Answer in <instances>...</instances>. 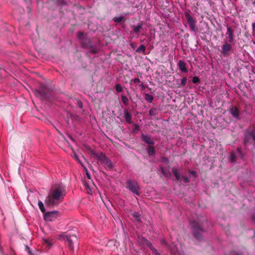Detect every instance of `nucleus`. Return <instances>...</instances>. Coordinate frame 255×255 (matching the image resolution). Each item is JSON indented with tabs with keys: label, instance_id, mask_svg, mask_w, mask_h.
<instances>
[{
	"label": "nucleus",
	"instance_id": "1",
	"mask_svg": "<svg viewBox=\"0 0 255 255\" xmlns=\"http://www.w3.org/2000/svg\"><path fill=\"white\" fill-rule=\"evenodd\" d=\"M65 196V187L62 185H55L50 189L45 199V204L47 207L54 208L63 201Z\"/></svg>",
	"mask_w": 255,
	"mask_h": 255
},
{
	"label": "nucleus",
	"instance_id": "2",
	"mask_svg": "<svg viewBox=\"0 0 255 255\" xmlns=\"http://www.w3.org/2000/svg\"><path fill=\"white\" fill-rule=\"evenodd\" d=\"M35 95L43 100H47L51 96L52 90L45 85H41L34 90Z\"/></svg>",
	"mask_w": 255,
	"mask_h": 255
},
{
	"label": "nucleus",
	"instance_id": "3",
	"mask_svg": "<svg viewBox=\"0 0 255 255\" xmlns=\"http://www.w3.org/2000/svg\"><path fill=\"white\" fill-rule=\"evenodd\" d=\"M255 142V125L250 127L245 131L244 136V144L247 145Z\"/></svg>",
	"mask_w": 255,
	"mask_h": 255
},
{
	"label": "nucleus",
	"instance_id": "4",
	"mask_svg": "<svg viewBox=\"0 0 255 255\" xmlns=\"http://www.w3.org/2000/svg\"><path fill=\"white\" fill-rule=\"evenodd\" d=\"M191 226L193 229V234L194 237L199 240L201 238V233L204 231L203 228V223L199 224L196 221H193L191 223Z\"/></svg>",
	"mask_w": 255,
	"mask_h": 255
},
{
	"label": "nucleus",
	"instance_id": "5",
	"mask_svg": "<svg viewBox=\"0 0 255 255\" xmlns=\"http://www.w3.org/2000/svg\"><path fill=\"white\" fill-rule=\"evenodd\" d=\"M126 187L133 194L138 196L139 195V186L137 182L134 180H128L127 181Z\"/></svg>",
	"mask_w": 255,
	"mask_h": 255
},
{
	"label": "nucleus",
	"instance_id": "6",
	"mask_svg": "<svg viewBox=\"0 0 255 255\" xmlns=\"http://www.w3.org/2000/svg\"><path fill=\"white\" fill-rule=\"evenodd\" d=\"M63 240L67 242L70 250L73 251L74 250L73 243L77 241V236L75 235H64L62 236Z\"/></svg>",
	"mask_w": 255,
	"mask_h": 255
},
{
	"label": "nucleus",
	"instance_id": "7",
	"mask_svg": "<svg viewBox=\"0 0 255 255\" xmlns=\"http://www.w3.org/2000/svg\"><path fill=\"white\" fill-rule=\"evenodd\" d=\"M172 173L176 178V180L179 182H181L182 179L185 183H189L190 181L189 178L186 176H181L179 170L176 168L173 167L172 169Z\"/></svg>",
	"mask_w": 255,
	"mask_h": 255
},
{
	"label": "nucleus",
	"instance_id": "8",
	"mask_svg": "<svg viewBox=\"0 0 255 255\" xmlns=\"http://www.w3.org/2000/svg\"><path fill=\"white\" fill-rule=\"evenodd\" d=\"M99 159L104 164L107 170H111L113 169V164L112 161L105 155L102 154Z\"/></svg>",
	"mask_w": 255,
	"mask_h": 255
},
{
	"label": "nucleus",
	"instance_id": "9",
	"mask_svg": "<svg viewBox=\"0 0 255 255\" xmlns=\"http://www.w3.org/2000/svg\"><path fill=\"white\" fill-rule=\"evenodd\" d=\"M185 17L189 25L190 28L193 31H196L195 23L196 21L188 13H185Z\"/></svg>",
	"mask_w": 255,
	"mask_h": 255
},
{
	"label": "nucleus",
	"instance_id": "10",
	"mask_svg": "<svg viewBox=\"0 0 255 255\" xmlns=\"http://www.w3.org/2000/svg\"><path fill=\"white\" fill-rule=\"evenodd\" d=\"M58 212L57 211L48 212L44 214V219L47 221H52L57 217Z\"/></svg>",
	"mask_w": 255,
	"mask_h": 255
},
{
	"label": "nucleus",
	"instance_id": "11",
	"mask_svg": "<svg viewBox=\"0 0 255 255\" xmlns=\"http://www.w3.org/2000/svg\"><path fill=\"white\" fill-rule=\"evenodd\" d=\"M230 113L235 119L238 121L241 120L240 111L236 106H232L230 108Z\"/></svg>",
	"mask_w": 255,
	"mask_h": 255
},
{
	"label": "nucleus",
	"instance_id": "12",
	"mask_svg": "<svg viewBox=\"0 0 255 255\" xmlns=\"http://www.w3.org/2000/svg\"><path fill=\"white\" fill-rule=\"evenodd\" d=\"M141 140L148 145H154L155 143L154 139L150 136L142 133L141 136Z\"/></svg>",
	"mask_w": 255,
	"mask_h": 255
},
{
	"label": "nucleus",
	"instance_id": "13",
	"mask_svg": "<svg viewBox=\"0 0 255 255\" xmlns=\"http://www.w3.org/2000/svg\"><path fill=\"white\" fill-rule=\"evenodd\" d=\"M227 31L226 33V35L228 36L229 40L228 42L229 43H234L235 40L234 38V30L231 27L227 26Z\"/></svg>",
	"mask_w": 255,
	"mask_h": 255
},
{
	"label": "nucleus",
	"instance_id": "14",
	"mask_svg": "<svg viewBox=\"0 0 255 255\" xmlns=\"http://www.w3.org/2000/svg\"><path fill=\"white\" fill-rule=\"evenodd\" d=\"M161 244L162 245H164L166 246L168 249H171V247L168 245L167 243L166 242V241L164 239L161 240ZM177 247L176 245H174L173 246V248L172 249H171V252L172 253L174 254L175 255H178V252L177 251Z\"/></svg>",
	"mask_w": 255,
	"mask_h": 255
},
{
	"label": "nucleus",
	"instance_id": "15",
	"mask_svg": "<svg viewBox=\"0 0 255 255\" xmlns=\"http://www.w3.org/2000/svg\"><path fill=\"white\" fill-rule=\"evenodd\" d=\"M142 239L144 241V243L151 250L153 254L155 255H161L150 242L145 238H143Z\"/></svg>",
	"mask_w": 255,
	"mask_h": 255
},
{
	"label": "nucleus",
	"instance_id": "16",
	"mask_svg": "<svg viewBox=\"0 0 255 255\" xmlns=\"http://www.w3.org/2000/svg\"><path fill=\"white\" fill-rule=\"evenodd\" d=\"M232 49V46L231 44L226 42L222 46V53L224 55H227L228 52H229Z\"/></svg>",
	"mask_w": 255,
	"mask_h": 255
},
{
	"label": "nucleus",
	"instance_id": "17",
	"mask_svg": "<svg viewBox=\"0 0 255 255\" xmlns=\"http://www.w3.org/2000/svg\"><path fill=\"white\" fill-rule=\"evenodd\" d=\"M146 151L149 156H153L155 154V147L154 145H148Z\"/></svg>",
	"mask_w": 255,
	"mask_h": 255
},
{
	"label": "nucleus",
	"instance_id": "18",
	"mask_svg": "<svg viewBox=\"0 0 255 255\" xmlns=\"http://www.w3.org/2000/svg\"><path fill=\"white\" fill-rule=\"evenodd\" d=\"M178 66L179 67V68L184 73L187 72L188 70L186 67L185 63L183 61H179L178 63Z\"/></svg>",
	"mask_w": 255,
	"mask_h": 255
},
{
	"label": "nucleus",
	"instance_id": "19",
	"mask_svg": "<svg viewBox=\"0 0 255 255\" xmlns=\"http://www.w3.org/2000/svg\"><path fill=\"white\" fill-rule=\"evenodd\" d=\"M124 117L125 118L126 122L128 124L131 123V117L130 114L128 111L127 110H124Z\"/></svg>",
	"mask_w": 255,
	"mask_h": 255
},
{
	"label": "nucleus",
	"instance_id": "20",
	"mask_svg": "<svg viewBox=\"0 0 255 255\" xmlns=\"http://www.w3.org/2000/svg\"><path fill=\"white\" fill-rule=\"evenodd\" d=\"M81 42L83 46L86 48H90V47H92L91 40L89 38H85L84 40H82Z\"/></svg>",
	"mask_w": 255,
	"mask_h": 255
},
{
	"label": "nucleus",
	"instance_id": "21",
	"mask_svg": "<svg viewBox=\"0 0 255 255\" xmlns=\"http://www.w3.org/2000/svg\"><path fill=\"white\" fill-rule=\"evenodd\" d=\"M143 24L142 23H138L136 26L133 25V31L138 34L140 30L142 28Z\"/></svg>",
	"mask_w": 255,
	"mask_h": 255
},
{
	"label": "nucleus",
	"instance_id": "22",
	"mask_svg": "<svg viewBox=\"0 0 255 255\" xmlns=\"http://www.w3.org/2000/svg\"><path fill=\"white\" fill-rule=\"evenodd\" d=\"M38 205L41 212L43 213H45V209L43 202L41 201H38Z\"/></svg>",
	"mask_w": 255,
	"mask_h": 255
},
{
	"label": "nucleus",
	"instance_id": "23",
	"mask_svg": "<svg viewBox=\"0 0 255 255\" xmlns=\"http://www.w3.org/2000/svg\"><path fill=\"white\" fill-rule=\"evenodd\" d=\"M145 99L149 103L152 102L153 100V96L148 93L145 94Z\"/></svg>",
	"mask_w": 255,
	"mask_h": 255
},
{
	"label": "nucleus",
	"instance_id": "24",
	"mask_svg": "<svg viewBox=\"0 0 255 255\" xmlns=\"http://www.w3.org/2000/svg\"><path fill=\"white\" fill-rule=\"evenodd\" d=\"M145 51V46L142 44L136 50V52L137 53H144Z\"/></svg>",
	"mask_w": 255,
	"mask_h": 255
},
{
	"label": "nucleus",
	"instance_id": "25",
	"mask_svg": "<svg viewBox=\"0 0 255 255\" xmlns=\"http://www.w3.org/2000/svg\"><path fill=\"white\" fill-rule=\"evenodd\" d=\"M132 215L134 218L135 220H136V221H140V215L138 212H134L132 214Z\"/></svg>",
	"mask_w": 255,
	"mask_h": 255
},
{
	"label": "nucleus",
	"instance_id": "26",
	"mask_svg": "<svg viewBox=\"0 0 255 255\" xmlns=\"http://www.w3.org/2000/svg\"><path fill=\"white\" fill-rule=\"evenodd\" d=\"M124 20V17L123 16H120L119 17H115L114 18V20L116 23H120Z\"/></svg>",
	"mask_w": 255,
	"mask_h": 255
},
{
	"label": "nucleus",
	"instance_id": "27",
	"mask_svg": "<svg viewBox=\"0 0 255 255\" xmlns=\"http://www.w3.org/2000/svg\"><path fill=\"white\" fill-rule=\"evenodd\" d=\"M229 255H245L244 253L241 251H232L230 252Z\"/></svg>",
	"mask_w": 255,
	"mask_h": 255
},
{
	"label": "nucleus",
	"instance_id": "28",
	"mask_svg": "<svg viewBox=\"0 0 255 255\" xmlns=\"http://www.w3.org/2000/svg\"><path fill=\"white\" fill-rule=\"evenodd\" d=\"M121 98L123 103L125 105H128V98L124 95H122Z\"/></svg>",
	"mask_w": 255,
	"mask_h": 255
},
{
	"label": "nucleus",
	"instance_id": "29",
	"mask_svg": "<svg viewBox=\"0 0 255 255\" xmlns=\"http://www.w3.org/2000/svg\"><path fill=\"white\" fill-rule=\"evenodd\" d=\"M157 111L156 108H152L150 109L149 111V115L150 116H153L155 115L156 114L155 113V112Z\"/></svg>",
	"mask_w": 255,
	"mask_h": 255
},
{
	"label": "nucleus",
	"instance_id": "30",
	"mask_svg": "<svg viewBox=\"0 0 255 255\" xmlns=\"http://www.w3.org/2000/svg\"><path fill=\"white\" fill-rule=\"evenodd\" d=\"M140 82V80L138 78H135L130 80L129 82L130 85H132L133 83L137 84Z\"/></svg>",
	"mask_w": 255,
	"mask_h": 255
},
{
	"label": "nucleus",
	"instance_id": "31",
	"mask_svg": "<svg viewBox=\"0 0 255 255\" xmlns=\"http://www.w3.org/2000/svg\"><path fill=\"white\" fill-rule=\"evenodd\" d=\"M160 171L162 174L165 177H167L168 176V172L166 170H165L163 167H160Z\"/></svg>",
	"mask_w": 255,
	"mask_h": 255
},
{
	"label": "nucleus",
	"instance_id": "32",
	"mask_svg": "<svg viewBox=\"0 0 255 255\" xmlns=\"http://www.w3.org/2000/svg\"><path fill=\"white\" fill-rule=\"evenodd\" d=\"M78 38L80 39L81 41L84 40L85 38L84 37V33L82 31H80L78 33Z\"/></svg>",
	"mask_w": 255,
	"mask_h": 255
},
{
	"label": "nucleus",
	"instance_id": "33",
	"mask_svg": "<svg viewBox=\"0 0 255 255\" xmlns=\"http://www.w3.org/2000/svg\"><path fill=\"white\" fill-rule=\"evenodd\" d=\"M115 89L118 93L121 92L123 90L122 86L119 84H117L116 85Z\"/></svg>",
	"mask_w": 255,
	"mask_h": 255
},
{
	"label": "nucleus",
	"instance_id": "34",
	"mask_svg": "<svg viewBox=\"0 0 255 255\" xmlns=\"http://www.w3.org/2000/svg\"><path fill=\"white\" fill-rule=\"evenodd\" d=\"M230 159L232 162H235L236 159V156L234 153L232 152L230 154Z\"/></svg>",
	"mask_w": 255,
	"mask_h": 255
},
{
	"label": "nucleus",
	"instance_id": "35",
	"mask_svg": "<svg viewBox=\"0 0 255 255\" xmlns=\"http://www.w3.org/2000/svg\"><path fill=\"white\" fill-rule=\"evenodd\" d=\"M90 48H91V49L90 51V52L91 53H92V54H96L98 52L97 48H96V47H93L92 46V47H90Z\"/></svg>",
	"mask_w": 255,
	"mask_h": 255
},
{
	"label": "nucleus",
	"instance_id": "36",
	"mask_svg": "<svg viewBox=\"0 0 255 255\" xmlns=\"http://www.w3.org/2000/svg\"><path fill=\"white\" fill-rule=\"evenodd\" d=\"M187 83V78L186 77H183L181 81V84L182 86H185Z\"/></svg>",
	"mask_w": 255,
	"mask_h": 255
},
{
	"label": "nucleus",
	"instance_id": "37",
	"mask_svg": "<svg viewBox=\"0 0 255 255\" xmlns=\"http://www.w3.org/2000/svg\"><path fill=\"white\" fill-rule=\"evenodd\" d=\"M192 82L193 83L197 84L200 82V79L198 77L195 76L192 79Z\"/></svg>",
	"mask_w": 255,
	"mask_h": 255
},
{
	"label": "nucleus",
	"instance_id": "38",
	"mask_svg": "<svg viewBox=\"0 0 255 255\" xmlns=\"http://www.w3.org/2000/svg\"><path fill=\"white\" fill-rule=\"evenodd\" d=\"M44 242L49 247H50L52 245V244L50 242V241H49L48 240H46V239L44 240Z\"/></svg>",
	"mask_w": 255,
	"mask_h": 255
},
{
	"label": "nucleus",
	"instance_id": "39",
	"mask_svg": "<svg viewBox=\"0 0 255 255\" xmlns=\"http://www.w3.org/2000/svg\"><path fill=\"white\" fill-rule=\"evenodd\" d=\"M189 172L190 173V174H191V175H193L195 177H196L197 176V173L195 171H191V170H189Z\"/></svg>",
	"mask_w": 255,
	"mask_h": 255
},
{
	"label": "nucleus",
	"instance_id": "40",
	"mask_svg": "<svg viewBox=\"0 0 255 255\" xmlns=\"http://www.w3.org/2000/svg\"><path fill=\"white\" fill-rule=\"evenodd\" d=\"M74 158L77 160L78 161L81 165H82L81 162L79 160V158L78 157V156L76 155V154H75L74 155Z\"/></svg>",
	"mask_w": 255,
	"mask_h": 255
},
{
	"label": "nucleus",
	"instance_id": "41",
	"mask_svg": "<svg viewBox=\"0 0 255 255\" xmlns=\"http://www.w3.org/2000/svg\"><path fill=\"white\" fill-rule=\"evenodd\" d=\"M78 107L80 108H82L83 107V104L81 101L78 102Z\"/></svg>",
	"mask_w": 255,
	"mask_h": 255
},
{
	"label": "nucleus",
	"instance_id": "42",
	"mask_svg": "<svg viewBox=\"0 0 255 255\" xmlns=\"http://www.w3.org/2000/svg\"><path fill=\"white\" fill-rule=\"evenodd\" d=\"M59 2L62 5L66 4V2L65 1H64L63 0H60Z\"/></svg>",
	"mask_w": 255,
	"mask_h": 255
},
{
	"label": "nucleus",
	"instance_id": "43",
	"mask_svg": "<svg viewBox=\"0 0 255 255\" xmlns=\"http://www.w3.org/2000/svg\"><path fill=\"white\" fill-rule=\"evenodd\" d=\"M252 28H253V31H255V22L253 23V24H252Z\"/></svg>",
	"mask_w": 255,
	"mask_h": 255
},
{
	"label": "nucleus",
	"instance_id": "44",
	"mask_svg": "<svg viewBox=\"0 0 255 255\" xmlns=\"http://www.w3.org/2000/svg\"><path fill=\"white\" fill-rule=\"evenodd\" d=\"M86 175H87V178H88V179H91L90 175V174H89L88 172H87V173H86Z\"/></svg>",
	"mask_w": 255,
	"mask_h": 255
},
{
	"label": "nucleus",
	"instance_id": "45",
	"mask_svg": "<svg viewBox=\"0 0 255 255\" xmlns=\"http://www.w3.org/2000/svg\"><path fill=\"white\" fill-rule=\"evenodd\" d=\"M237 150L240 154H242L241 148L240 147H238Z\"/></svg>",
	"mask_w": 255,
	"mask_h": 255
},
{
	"label": "nucleus",
	"instance_id": "46",
	"mask_svg": "<svg viewBox=\"0 0 255 255\" xmlns=\"http://www.w3.org/2000/svg\"><path fill=\"white\" fill-rule=\"evenodd\" d=\"M135 129L137 130H139V126L136 125L135 126Z\"/></svg>",
	"mask_w": 255,
	"mask_h": 255
},
{
	"label": "nucleus",
	"instance_id": "47",
	"mask_svg": "<svg viewBox=\"0 0 255 255\" xmlns=\"http://www.w3.org/2000/svg\"><path fill=\"white\" fill-rule=\"evenodd\" d=\"M26 248H27V250H28V251L29 253V254H31V252H30V249H29L27 246H26Z\"/></svg>",
	"mask_w": 255,
	"mask_h": 255
},
{
	"label": "nucleus",
	"instance_id": "48",
	"mask_svg": "<svg viewBox=\"0 0 255 255\" xmlns=\"http://www.w3.org/2000/svg\"><path fill=\"white\" fill-rule=\"evenodd\" d=\"M139 86L141 87L142 88H144V85L142 84H140Z\"/></svg>",
	"mask_w": 255,
	"mask_h": 255
},
{
	"label": "nucleus",
	"instance_id": "49",
	"mask_svg": "<svg viewBox=\"0 0 255 255\" xmlns=\"http://www.w3.org/2000/svg\"><path fill=\"white\" fill-rule=\"evenodd\" d=\"M130 45H131V47H132V48H134V45H133L132 43H131V44H130Z\"/></svg>",
	"mask_w": 255,
	"mask_h": 255
},
{
	"label": "nucleus",
	"instance_id": "50",
	"mask_svg": "<svg viewBox=\"0 0 255 255\" xmlns=\"http://www.w3.org/2000/svg\"><path fill=\"white\" fill-rule=\"evenodd\" d=\"M253 219L255 221V214L253 216Z\"/></svg>",
	"mask_w": 255,
	"mask_h": 255
},
{
	"label": "nucleus",
	"instance_id": "51",
	"mask_svg": "<svg viewBox=\"0 0 255 255\" xmlns=\"http://www.w3.org/2000/svg\"><path fill=\"white\" fill-rule=\"evenodd\" d=\"M163 160H164V161H168V159H167V158H164V159H163Z\"/></svg>",
	"mask_w": 255,
	"mask_h": 255
},
{
	"label": "nucleus",
	"instance_id": "52",
	"mask_svg": "<svg viewBox=\"0 0 255 255\" xmlns=\"http://www.w3.org/2000/svg\"><path fill=\"white\" fill-rule=\"evenodd\" d=\"M110 243H115V242L114 241H110Z\"/></svg>",
	"mask_w": 255,
	"mask_h": 255
},
{
	"label": "nucleus",
	"instance_id": "53",
	"mask_svg": "<svg viewBox=\"0 0 255 255\" xmlns=\"http://www.w3.org/2000/svg\"><path fill=\"white\" fill-rule=\"evenodd\" d=\"M70 139L74 141V139L71 136H70Z\"/></svg>",
	"mask_w": 255,
	"mask_h": 255
}]
</instances>
